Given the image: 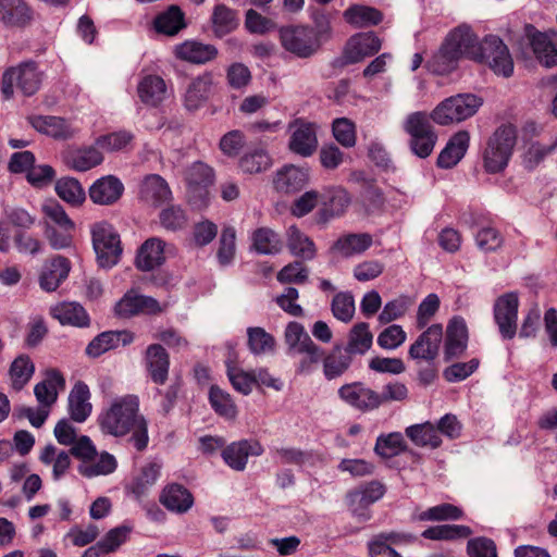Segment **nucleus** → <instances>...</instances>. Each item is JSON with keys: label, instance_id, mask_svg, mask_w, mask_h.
I'll list each match as a JSON object with an SVG mask.
<instances>
[{"label": "nucleus", "instance_id": "f257e3e1", "mask_svg": "<svg viewBox=\"0 0 557 557\" xmlns=\"http://www.w3.org/2000/svg\"><path fill=\"white\" fill-rule=\"evenodd\" d=\"M99 425L104 434L122 437L132 433L131 442L144 450L149 442L147 421L139 413V399L135 395L114 398L100 413Z\"/></svg>", "mask_w": 557, "mask_h": 557}, {"label": "nucleus", "instance_id": "f03ea898", "mask_svg": "<svg viewBox=\"0 0 557 557\" xmlns=\"http://www.w3.org/2000/svg\"><path fill=\"white\" fill-rule=\"evenodd\" d=\"M44 73L34 61H24L8 67L0 82V92L5 100H10L17 89L23 96L30 97L41 87Z\"/></svg>", "mask_w": 557, "mask_h": 557}, {"label": "nucleus", "instance_id": "7ed1b4c3", "mask_svg": "<svg viewBox=\"0 0 557 557\" xmlns=\"http://www.w3.org/2000/svg\"><path fill=\"white\" fill-rule=\"evenodd\" d=\"M517 141L512 125L499 126L488 138L483 152V165L488 173L502 172L508 164Z\"/></svg>", "mask_w": 557, "mask_h": 557}, {"label": "nucleus", "instance_id": "20e7f679", "mask_svg": "<svg viewBox=\"0 0 557 557\" xmlns=\"http://www.w3.org/2000/svg\"><path fill=\"white\" fill-rule=\"evenodd\" d=\"M482 103L473 94H459L438 103L430 117L438 125L459 123L474 115Z\"/></svg>", "mask_w": 557, "mask_h": 557}, {"label": "nucleus", "instance_id": "39448f33", "mask_svg": "<svg viewBox=\"0 0 557 557\" xmlns=\"http://www.w3.org/2000/svg\"><path fill=\"white\" fill-rule=\"evenodd\" d=\"M425 112L410 113L404 121V129L410 136L409 146L413 154L428 158L436 144L437 135Z\"/></svg>", "mask_w": 557, "mask_h": 557}, {"label": "nucleus", "instance_id": "423d86ee", "mask_svg": "<svg viewBox=\"0 0 557 557\" xmlns=\"http://www.w3.org/2000/svg\"><path fill=\"white\" fill-rule=\"evenodd\" d=\"M92 246L97 261L101 268L114 267L122 255L120 235L108 222L101 221L91 225Z\"/></svg>", "mask_w": 557, "mask_h": 557}, {"label": "nucleus", "instance_id": "0eeeda50", "mask_svg": "<svg viewBox=\"0 0 557 557\" xmlns=\"http://www.w3.org/2000/svg\"><path fill=\"white\" fill-rule=\"evenodd\" d=\"M280 41L284 50L300 59L311 58L320 49V41L314 37L312 27L307 25L282 27Z\"/></svg>", "mask_w": 557, "mask_h": 557}, {"label": "nucleus", "instance_id": "6e6552de", "mask_svg": "<svg viewBox=\"0 0 557 557\" xmlns=\"http://www.w3.org/2000/svg\"><path fill=\"white\" fill-rule=\"evenodd\" d=\"M285 342L289 350L297 354H306L307 359L300 362V371H309L310 363H318L323 357V350L315 345L298 322H289L285 329Z\"/></svg>", "mask_w": 557, "mask_h": 557}, {"label": "nucleus", "instance_id": "1a4fd4ad", "mask_svg": "<svg viewBox=\"0 0 557 557\" xmlns=\"http://www.w3.org/2000/svg\"><path fill=\"white\" fill-rule=\"evenodd\" d=\"M479 62L487 63L496 75L510 77L513 73V61L507 46L494 35L484 38L483 55Z\"/></svg>", "mask_w": 557, "mask_h": 557}, {"label": "nucleus", "instance_id": "9d476101", "mask_svg": "<svg viewBox=\"0 0 557 557\" xmlns=\"http://www.w3.org/2000/svg\"><path fill=\"white\" fill-rule=\"evenodd\" d=\"M337 395L343 403L362 412L372 411L380 407L379 393L362 382L342 385Z\"/></svg>", "mask_w": 557, "mask_h": 557}, {"label": "nucleus", "instance_id": "9b49d317", "mask_svg": "<svg viewBox=\"0 0 557 557\" xmlns=\"http://www.w3.org/2000/svg\"><path fill=\"white\" fill-rule=\"evenodd\" d=\"M445 41L460 58L475 61L482 59L484 40L479 41L478 36L468 25L457 26L447 35Z\"/></svg>", "mask_w": 557, "mask_h": 557}, {"label": "nucleus", "instance_id": "f8f14e48", "mask_svg": "<svg viewBox=\"0 0 557 557\" xmlns=\"http://www.w3.org/2000/svg\"><path fill=\"white\" fill-rule=\"evenodd\" d=\"M518 307L519 299L515 293L498 297L494 305V318L503 338L511 339L517 333Z\"/></svg>", "mask_w": 557, "mask_h": 557}, {"label": "nucleus", "instance_id": "ddd939ff", "mask_svg": "<svg viewBox=\"0 0 557 557\" xmlns=\"http://www.w3.org/2000/svg\"><path fill=\"white\" fill-rule=\"evenodd\" d=\"M443 339L442 324H432L422 332L414 343L409 347V356L416 360L432 361L438 355L440 345Z\"/></svg>", "mask_w": 557, "mask_h": 557}, {"label": "nucleus", "instance_id": "4468645a", "mask_svg": "<svg viewBox=\"0 0 557 557\" xmlns=\"http://www.w3.org/2000/svg\"><path fill=\"white\" fill-rule=\"evenodd\" d=\"M163 309L152 297L138 295L134 290L127 292L115 305V314L121 318H131L136 314H156Z\"/></svg>", "mask_w": 557, "mask_h": 557}, {"label": "nucleus", "instance_id": "2eb2a0df", "mask_svg": "<svg viewBox=\"0 0 557 557\" xmlns=\"http://www.w3.org/2000/svg\"><path fill=\"white\" fill-rule=\"evenodd\" d=\"M321 194L323 195L321 208L317 214L319 223H326L332 219L341 216L350 203L348 193L342 187H327Z\"/></svg>", "mask_w": 557, "mask_h": 557}, {"label": "nucleus", "instance_id": "dca6fc26", "mask_svg": "<svg viewBox=\"0 0 557 557\" xmlns=\"http://www.w3.org/2000/svg\"><path fill=\"white\" fill-rule=\"evenodd\" d=\"M214 89V81L211 73H203L193 78L187 85L183 96L184 107L188 111H197L209 100Z\"/></svg>", "mask_w": 557, "mask_h": 557}, {"label": "nucleus", "instance_id": "f3484780", "mask_svg": "<svg viewBox=\"0 0 557 557\" xmlns=\"http://www.w3.org/2000/svg\"><path fill=\"white\" fill-rule=\"evenodd\" d=\"M381 47L382 41L374 33H359L351 36L347 41L344 58L347 63H357L375 54Z\"/></svg>", "mask_w": 557, "mask_h": 557}, {"label": "nucleus", "instance_id": "a211bd4d", "mask_svg": "<svg viewBox=\"0 0 557 557\" xmlns=\"http://www.w3.org/2000/svg\"><path fill=\"white\" fill-rule=\"evenodd\" d=\"M124 193V185L114 175H106L95 181L88 189L90 200L100 206H111L119 201Z\"/></svg>", "mask_w": 557, "mask_h": 557}, {"label": "nucleus", "instance_id": "6ab92c4d", "mask_svg": "<svg viewBox=\"0 0 557 557\" xmlns=\"http://www.w3.org/2000/svg\"><path fill=\"white\" fill-rule=\"evenodd\" d=\"M289 138V149L301 157H310L317 150V128L312 123L297 121Z\"/></svg>", "mask_w": 557, "mask_h": 557}, {"label": "nucleus", "instance_id": "aec40b11", "mask_svg": "<svg viewBox=\"0 0 557 557\" xmlns=\"http://www.w3.org/2000/svg\"><path fill=\"white\" fill-rule=\"evenodd\" d=\"M262 453L263 448L259 442L243 440L228 445L222 451V457L230 468L243 471L246 468L249 456H260Z\"/></svg>", "mask_w": 557, "mask_h": 557}, {"label": "nucleus", "instance_id": "412c9836", "mask_svg": "<svg viewBox=\"0 0 557 557\" xmlns=\"http://www.w3.org/2000/svg\"><path fill=\"white\" fill-rule=\"evenodd\" d=\"M65 388V380L57 369L45 371V377L34 387L36 400L41 407H51L58 399L60 392Z\"/></svg>", "mask_w": 557, "mask_h": 557}, {"label": "nucleus", "instance_id": "4be33fe9", "mask_svg": "<svg viewBox=\"0 0 557 557\" xmlns=\"http://www.w3.org/2000/svg\"><path fill=\"white\" fill-rule=\"evenodd\" d=\"M173 52L176 59L194 64L210 62L218 55L213 45L193 39L175 45Z\"/></svg>", "mask_w": 557, "mask_h": 557}, {"label": "nucleus", "instance_id": "5701e85b", "mask_svg": "<svg viewBox=\"0 0 557 557\" xmlns=\"http://www.w3.org/2000/svg\"><path fill=\"white\" fill-rule=\"evenodd\" d=\"M139 198L147 205L159 207L171 200L172 191L162 176L149 174L139 185Z\"/></svg>", "mask_w": 557, "mask_h": 557}, {"label": "nucleus", "instance_id": "b1692460", "mask_svg": "<svg viewBox=\"0 0 557 557\" xmlns=\"http://www.w3.org/2000/svg\"><path fill=\"white\" fill-rule=\"evenodd\" d=\"M70 271V261L62 256H57L45 262L39 275L40 288L48 293L57 290L61 283L66 280Z\"/></svg>", "mask_w": 557, "mask_h": 557}, {"label": "nucleus", "instance_id": "393cba45", "mask_svg": "<svg viewBox=\"0 0 557 557\" xmlns=\"http://www.w3.org/2000/svg\"><path fill=\"white\" fill-rule=\"evenodd\" d=\"M161 468L162 466L158 461L146 463L140 472L126 485L127 495L137 502H141L158 481Z\"/></svg>", "mask_w": 557, "mask_h": 557}, {"label": "nucleus", "instance_id": "a878e982", "mask_svg": "<svg viewBox=\"0 0 557 557\" xmlns=\"http://www.w3.org/2000/svg\"><path fill=\"white\" fill-rule=\"evenodd\" d=\"M133 341L134 334L126 330L102 332L87 345L86 354L97 358L111 349L126 346Z\"/></svg>", "mask_w": 557, "mask_h": 557}, {"label": "nucleus", "instance_id": "bb28decb", "mask_svg": "<svg viewBox=\"0 0 557 557\" xmlns=\"http://www.w3.org/2000/svg\"><path fill=\"white\" fill-rule=\"evenodd\" d=\"M146 369L151 380L163 385L168 380L170 357L166 350L159 344H151L146 349Z\"/></svg>", "mask_w": 557, "mask_h": 557}, {"label": "nucleus", "instance_id": "cd10ccee", "mask_svg": "<svg viewBox=\"0 0 557 557\" xmlns=\"http://www.w3.org/2000/svg\"><path fill=\"white\" fill-rule=\"evenodd\" d=\"M137 94L143 103L157 107L168 98V87L161 76L148 74L138 82Z\"/></svg>", "mask_w": 557, "mask_h": 557}, {"label": "nucleus", "instance_id": "c85d7f7f", "mask_svg": "<svg viewBox=\"0 0 557 557\" xmlns=\"http://www.w3.org/2000/svg\"><path fill=\"white\" fill-rule=\"evenodd\" d=\"M373 244V238L367 233L342 235L332 246L333 253L343 258H352L366 252Z\"/></svg>", "mask_w": 557, "mask_h": 557}, {"label": "nucleus", "instance_id": "c756f323", "mask_svg": "<svg viewBox=\"0 0 557 557\" xmlns=\"http://www.w3.org/2000/svg\"><path fill=\"white\" fill-rule=\"evenodd\" d=\"M468 329L466 321L460 317L453 318L446 331L445 356L447 359L461 356L467 349Z\"/></svg>", "mask_w": 557, "mask_h": 557}, {"label": "nucleus", "instance_id": "7c9ffc66", "mask_svg": "<svg viewBox=\"0 0 557 557\" xmlns=\"http://www.w3.org/2000/svg\"><path fill=\"white\" fill-rule=\"evenodd\" d=\"M309 182V171L305 168L286 165L277 171L274 187L277 191L290 194L302 189Z\"/></svg>", "mask_w": 557, "mask_h": 557}, {"label": "nucleus", "instance_id": "2f4dec72", "mask_svg": "<svg viewBox=\"0 0 557 557\" xmlns=\"http://www.w3.org/2000/svg\"><path fill=\"white\" fill-rule=\"evenodd\" d=\"M470 135L466 131H460L450 137L445 148L437 158V165L442 169H451L466 154L469 148Z\"/></svg>", "mask_w": 557, "mask_h": 557}, {"label": "nucleus", "instance_id": "473e14b6", "mask_svg": "<svg viewBox=\"0 0 557 557\" xmlns=\"http://www.w3.org/2000/svg\"><path fill=\"white\" fill-rule=\"evenodd\" d=\"M50 314L62 325L85 327L90 322L84 307L75 301H63L51 306Z\"/></svg>", "mask_w": 557, "mask_h": 557}, {"label": "nucleus", "instance_id": "72a5a7b5", "mask_svg": "<svg viewBox=\"0 0 557 557\" xmlns=\"http://www.w3.org/2000/svg\"><path fill=\"white\" fill-rule=\"evenodd\" d=\"M385 493L384 486L376 482H370L361 488L351 492L348 495V503L351 511L362 518H368L363 509L377 502Z\"/></svg>", "mask_w": 557, "mask_h": 557}, {"label": "nucleus", "instance_id": "f704fd0d", "mask_svg": "<svg viewBox=\"0 0 557 557\" xmlns=\"http://www.w3.org/2000/svg\"><path fill=\"white\" fill-rule=\"evenodd\" d=\"M32 17V9L24 0H0V21L4 25L23 27Z\"/></svg>", "mask_w": 557, "mask_h": 557}, {"label": "nucleus", "instance_id": "c9c22d12", "mask_svg": "<svg viewBox=\"0 0 557 557\" xmlns=\"http://www.w3.org/2000/svg\"><path fill=\"white\" fill-rule=\"evenodd\" d=\"M186 26L185 13L175 4L157 14L153 20V29L171 37L177 35Z\"/></svg>", "mask_w": 557, "mask_h": 557}, {"label": "nucleus", "instance_id": "e433bc0d", "mask_svg": "<svg viewBox=\"0 0 557 557\" xmlns=\"http://www.w3.org/2000/svg\"><path fill=\"white\" fill-rule=\"evenodd\" d=\"M28 122L39 133L53 138L65 139L74 134L71 124L59 116L32 115Z\"/></svg>", "mask_w": 557, "mask_h": 557}, {"label": "nucleus", "instance_id": "4c0bfd02", "mask_svg": "<svg viewBox=\"0 0 557 557\" xmlns=\"http://www.w3.org/2000/svg\"><path fill=\"white\" fill-rule=\"evenodd\" d=\"M164 261V243L157 237L147 239L139 248L136 265L141 271H150Z\"/></svg>", "mask_w": 557, "mask_h": 557}, {"label": "nucleus", "instance_id": "58836bf2", "mask_svg": "<svg viewBox=\"0 0 557 557\" xmlns=\"http://www.w3.org/2000/svg\"><path fill=\"white\" fill-rule=\"evenodd\" d=\"M344 21L355 28H364L377 25L382 18V13L369 5L354 3L343 12Z\"/></svg>", "mask_w": 557, "mask_h": 557}, {"label": "nucleus", "instance_id": "ea45409f", "mask_svg": "<svg viewBox=\"0 0 557 557\" xmlns=\"http://www.w3.org/2000/svg\"><path fill=\"white\" fill-rule=\"evenodd\" d=\"M286 245L289 252L301 260H312L317 255L313 240L295 225L286 230Z\"/></svg>", "mask_w": 557, "mask_h": 557}, {"label": "nucleus", "instance_id": "a19ab883", "mask_svg": "<svg viewBox=\"0 0 557 557\" xmlns=\"http://www.w3.org/2000/svg\"><path fill=\"white\" fill-rule=\"evenodd\" d=\"M89 399L88 386L83 382L76 383L69 395L70 414L74 421L81 423L90 416L92 406Z\"/></svg>", "mask_w": 557, "mask_h": 557}, {"label": "nucleus", "instance_id": "79ce46f5", "mask_svg": "<svg viewBox=\"0 0 557 557\" xmlns=\"http://www.w3.org/2000/svg\"><path fill=\"white\" fill-rule=\"evenodd\" d=\"M413 540L414 536L411 534L382 533L369 542V553L371 557H401L389 544L412 542Z\"/></svg>", "mask_w": 557, "mask_h": 557}, {"label": "nucleus", "instance_id": "37998d69", "mask_svg": "<svg viewBox=\"0 0 557 557\" xmlns=\"http://www.w3.org/2000/svg\"><path fill=\"white\" fill-rule=\"evenodd\" d=\"M160 502L169 510L183 513L191 508L194 498L184 486L172 484L163 490Z\"/></svg>", "mask_w": 557, "mask_h": 557}, {"label": "nucleus", "instance_id": "c03bdc74", "mask_svg": "<svg viewBox=\"0 0 557 557\" xmlns=\"http://www.w3.org/2000/svg\"><path fill=\"white\" fill-rule=\"evenodd\" d=\"M352 357L342 346H335L323 358V374L326 380L342 376L351 366Z\"/></svg>", "mask_w": 557, "mask_h": 557}, {"label": "nucleus", "instance_id": "a18cd8bd", "mask_svg": "<svg viewBox=\"0 0 557 557\" xmlns=\"http://www.w3.org/2000/svg\"><path fill=\"white\" fill-rule=\"evenodd\" d=\"M103 161L102 153L98 147H88L69 151L64 157V162L74 171L85 172Z\"/></svg>", "mask_w": 557, "mask_h": 557}, {"label": "nucleus", "instance_id": "49530a36", "mask_svg": "<svg viewBox=\"0 0 557 557\" xmlns=\"http://www.w3.org/2000/svg\"><path fill=\"white\" fill-rule=\"evenodd\" d=\"M117 461L115 457L107 451L96 454L88 462L78 465V472L85 478L108 475L115 471Z\"/></svg>", "mask_w": 557, "mask_h": 557}, {"label": "nucleus", "instance_id": "de8ad7c7", "mask_svg": "<svg viewBox=\"0 0 557 557\" xmlns=\"http://www.w3.org/2000/svg\"><path fill=\"white\" fill-rule=\"evenodd\" d=\"M373 334L370 331L369 324L359 322L354 325L348 334V342L345 350L352 355H364L372 346Z\"/></svg>", "mask_w": 557, "mask_h": 557}, {"label": "nucleus", "instance_id": "09e8293b", "mask_svg": "<svg viewBox=\"0 0 557 557\" xmlns=\"http://www.w3.org/2000/svg\"><path fill=\"white\" fill-rule=\"evenodd\" d=\"M39 459L42 463L52 466V476L55 481L66 473L71 465L70 455L64 450H58L53 445L45 446Z\"/></svg>", "mask_w": 557, "mask_h": 557}, {"label": "nucleus", "instance_id": "8fccbe9b", "mask_svg": "<svg viewBox=\"0 0 557 557\" xmlns=\"http://www.w3.org/2000/svg\"><path fill=\"white\" fill-rule=\"evenodd\" d=\"M406 435L417 446L437 448L442 444L436 428L431 422L410 425L406 429Z\"/></svg>", "mask_w": 557, "mask_h": 557}, {"label": "nucleus", "instance_id": "3c124183", "mask_svg": "<svg viewBox=\"0 0 557 557\" xmlns=\"http://www.w3.org/2000/svg\"><path fill=\"white\" fill-rule=\"evenodd\" d=\"M35 372V364L27 355L17 356L11 363L9 376L14 389H22L32 379Z\"/></svg>", "mask_w": 557, "mask_h": 557}, {"label": "nucleus", "instance_id": "603ef678", "mask_svg": "<svg viewBox=\"0 0 557 557\" xmlns=\"http://www.w3.org/2000/svg\"><path fill=\"white\" fill-rule=\"evenodd\" d=\"M532 50L537 61L545 67L557 65V49L548 35L535 34L531 39Z\"/></svg>", "mask_w": 557, "mask_h": 557}, {"label": "nucleus", "instance_id": "864d4df0", "mask_svg": "<svg viewBox=\"0 0 557 557\" xmlns=\"http://www.w3.org/2000/svg\"><path fill=\"white\" fill-rule=\"evenodd\" d=\"M532 50L537 61L545 67L557 65V49L548 35L535 34L531 39Z\"/></svg>", "mask_w": 557, "mask_h": 557}, {"label": "nucleus", "instance_id": "5fc2aeb1", "mask_svg": "<svg viewBox=\"0 0 557 557\" xmlns=\"http://www.w3.org/2000/svg\"><path fill=\"white\" fill-rule=\"evenodd\" d=\"M252 248L261 255H275L282 249L280 236L268 227L256 230L251 236Z\"/></svg>", "mask_w": 557, "mask_h": 557}, {"label": "nucleus", "instance_id": "6e6d98bb", "mask_svg": "<svg viewBox=\"0 0 557 557\" xmlns=\"http://www.w3.org/2000/svg\"><path fill=\"white\" fill-rule=\"evenodd\" d=\"M211 21L213 32L218 37L230 34L238 25L236 12L225 4L214 7Z\"/></svg>", "mask_w": 557, "mask_h": 557}, {"label": "nucleus", "instance_id": "4d7b16f0", "mask_svg": "<svg viewBox=\"0 0 557 557\" xmlns=\"http://www.w3.org/2000/svg\"><path fill=\"white\" fill-rule=\"evenodd\" d=\"M209 400L213 410L224 419L234 420L237 417V407L231 395L219 386L210 387Z\"/></svg>", "mask_w": 557, "mask_h": 557}, {"label": "nucleus", "instance_id": "13d9d810", "mask_svg": "<svg viewBox=\"0 0 557 557\" xmlns=\"http://www.w3.org/2000/svg\"><path fill=\"white\" fill-rule=\"evenodd\" d=\"M185 180L189 187L198 189L199 195L205 196L206 187L213 181V170L203 162H195L186 170Z\"/></svg>", "mask_w": 557, "mask_h": 557}, {"label": "nucleus", "instance_id": "bf43d9fd", "mask_svg": "<svg viewBox=\"0 0 557 557\" xmlns=\"http://www.w3.org/2000/svg\"><path fill=\"white\" fill-rule=\"evenodd\" d=\"M57 195L71 206H79L86 199V194L81 183L73 177H62L55 183Z\"/></svg>", "mask_w": 557, "mask_h": 557}, {"label": "nucleus", "instance_id": "052dcab7", "mask_svg": "<svg viewBox=\"0 0 557 557\" xmlns=\"http://www.w3.org/2000/svg\"><path fill=\"white\" fill-rule=\"evenodd\" d=\"M472 533L466 525L442 524L430 527L422 532V536L433 541H453L468 537Z\"/></svg>", "mask_w": 557, "mask_h": 557}, {"label": "nucleus", "instance_id": "680f3d73", "mask_svg": "<svg viewBox=\"0 0 557 557\" xmlns=\"http://www.w3.org/2000/svg\"><path fill=\"white\" fill-rule=\"evenodd\" d=\"M461 58L444 41L441 49L433 55L430 69L441 75L448 74L456 69Z\"/></svg>", "mask_w": 557, "mask_h": 557}, {"label": "nucleus", "instance_id": "e2e57ef3", "mask_svg": "<svg viewBox=\"0 0 557 557\" xmlns=\"http://www.w3.org/2000/svg\"><path fill=\"white\" fill-rule=\"evenodd\" d=\"M406 448L401 433L393 432L387 435H380L376 438L374 451L383 458H392L399 455Z\"/></svg>", "mask_w": 557, "mask_h": 557}, {"label": "nucleus", "instance_id": "0e129e2a", "mask_svg": "<svg viewBox=\"0 0 557 557\" xmlns=\"http://www.w3.org/2000/svg\"><path fill=\"white\" fill-rule=\"evenodd\" d=\"M247 336L248 347L253 355H264L274 349V337L262 327H248Z\"/></svg>", "mask_w": 557, "mask_h": 557}, {"label": "nucleus", "instance_id": "69168bd1", "mask_svg": "<svg viewBox=\"0 0 557 557\" xmlns=\"http://www.w3.org/2000/svg\"><path fill=\"white\" fill-rule=\"evenodd\" d=\"M462 517V510L451 504H441L431 507L416 516L419 521L458 520Z\"/></svg>", "mask_w": 557, "mask_h": 557}, {"label": "nucleus", "instance_id": "338daca9", "mask_svg": "<svg viewBox=\"0 0 557 557\" xmlns=\"http://www.w3.org/2000/svg\"><path fill=\"white\" fill-rule=\"evenodd\" d=\"M331 310L337 320L349 322L356 310L354 296L349 292L337 293L331 302Z\"/></svg>", "mask_w": 557, "mask_h": 557}, {"label": "nucleus", "instance_id": "774afa93", "mask_svg": "<svg viewBox=\"0 0 557 557\" xmlns=\"http://www.w3.org/2000/svg\"><path fill=\"white\" fill-rule=\"evenodd\" d=\"M332 131L334 138L343 147L351 148L356 145V125L347 117H338L333 121Z\"/></svg>", "mask_w": 557, "mask_h": 557}]
</instances>
